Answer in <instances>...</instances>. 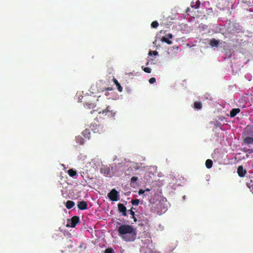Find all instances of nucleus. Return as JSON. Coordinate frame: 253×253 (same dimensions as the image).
Returning a JSON list of instances; mask_svg holds the SVG:
<instances>
[{
    "label": "nucleus",
    "mask_w": 253,
    "mask_h": 253,
    "mask_svg": "<svg viewBox=\"0 0 253 253\" xmlns=\"http://www.w3.org/2000/svg\"><path fill=\"white\" fill-rule=\"evenodd\" d=\"M138 179V177L136 176H133L131 178L130 181L131 183H134Z\"/></svg>",
    "instance_id": "obj_31"
},
{
    "label": "nucleus",
    "mask_w": 253,
    "mask_h": 253,
    "mask_svg": "<svg viewBox=\"0 0 253 253\" xmlns=\"http://www.w3.org/2000/svg\"><path fill=\"white\" fill-rule=\"evenodd\" d=\"M158 52L156 50L153 51H150L149 52V55H153L156 56V55H158Z\"/></svg>",
    "instance_id": "obj_30"
},
{
    "label": "nucleus",
    "mask_w": 253,
    "mask_h": 253,
    "mask_svg": "<svg viewBox=\"0 0 253 253\" xmlns=\"http://www.w3.org/2000/svg\"><path fill=\"white\" fill-rule=\"evenodd\" d=\"M206 166L208 169H210L212 166V161L211 159H208L206 161Z\"/></svg>",
    "instance_id": "obj_19"
},
{
    "label": "nucleus",
    "mask_w": 253,
    "mask_h": 253,
    "mask_svg": "<svg viewBox=\"0 0 253 253\" xmlns=\"http://www.w3.org/2000/svg\"><path fill=\"white\" fill-rule=\"evenodd\" d=\"M151 26L153 28H157L159 26V23L157 21H154L152 22Z\"/></svg>",
    "instance_id": "obj_25"
},
{
    "label": "nucleus",
    "mask_w": 253,
    "mask_h": 253,
    "mask_svg": "<svg viewBox=\"0 0 253 253\" xmlns=\"http://www.w3.org/2000/svg\"><path fill=\"white\" fill-rule=\"evenodd\" d=\"M247 186L253 193V182H252V181L251 180L250 183L247 182Z\"/></svg>",
    "instance_id": "obj_23"
},
{
    "label": "nucleus",
    "mask_w": 253,
    "mask_h": 253,
    "mask_svg": "<svg viewBox=\"0 0 253 253\" xmlns=\"http://www.w3.org/2000/svg\"><path fill=\"white\" fill-rule=\"evenodd\" d=\"M118 209L119 213H121L122 215L124 216H126L127 215L126 212L127 210L126 207L121 203H119L118 204Z\"/></svg>",
    "instance_id": "obj_7"
},
{
    "label": "nucleus",
    "mask_w": 253,
    "mask_h": 253,
    "mask_svg": "<svg viewBox=\"0 0 253 253\" xmlns=\"http://www.w3.org/2000/svg\"><path fill=\"white\" fill-rule=\"evenodd\" d=\"M118 232L120 237L125 241L132 242L136 239V229L131 225L122 224L119 227Z\"/></svg>",
    "instance_id": "obj_1"
},
{
    "label": "nucleus",
    "mask_w": 253,
    "mask_h": 253,
    "mask_svg": "<svg viewBox=\"0 0 253 253\" xmlns=\"http://www.w3.org/2000/svg\"><path fill=\"white\" fill-rule=\"evenodd\" d=\"M167 36L169 38L171 39L172 38V35L171 34H169Z\"/></svg>",
    "instance_id": "obj_35"
},
{
    "label": "nucleus",
    "mask_w": 253,
    "mask_h": 253,
    "mask_svg": "<svg viewBox=\"0 0 253 253\" xmlns=\"http://www.w3.org/2000/svg\"><path fill=\"white\" fill-rule=\"evenodd\" d=\"M131 203L134 206H137L139 203V200L137 199H132L131 201Z\"/></svg>",
    "instance_id": "obj_24"
},
{
    "label": "nucleus",
    "mask_w": 253,
    "mask_h": 253,
    "mask_svg": "<svg viewBox=\"0 0 253 253\" xmlns=\"http://www.w3.org/2000/svg\"><path fill=\"white\" fill-rule=\"evenodd\" d=\"M219 41L216 40L215 39L211 40L210 44L212 47H217L219 44Z\"/></svg>",
    "instance_id": "obj_14"
},
{
    "label": "nucleus",
    "mask_w": 253,
    "mask_h": 253,
    "mask_svg": "<svg viewBox=\"0 0 253 253\" xmlns=\"http://www.w3.org/2000/svg\"><path fill=\"white\" fill-rule=\"evenodd\" d=\"M189 8H188V9H187L186 11H187H187H189Z\"/></svg>",
    "instance_id": "obj_38"
},
{
    "label": "nucleus",
    "mask_w": 253,
    "mask_h": 253,
    "mask_svg": "<svg viewBox=\"0 0 253 253\" xmlns=\"http://www.w3.org/2000/svg\"><path fill=\"white\" fill-rule=\"evenodd\" d=\"M113 167H111L110 166H106L100 169V172L101 173L104 174L106 176H111L112 173H113Z\"/></svg>",
    "instance_id": "obj_5"
},
{
    "label": "nucleus",
    "mask_w": 253,
    "mask_h": 253,
    "mask_svg": "<svg viewBox=\"0 0 253 253\" xmlns=\"http://www.w3.org/2000/svg\"><path fill=\"white\" fill-rule=\"evenodd\" d=\"M68 173L70 176L74 177L75 176L77 175V172L76 170L73 169H70L68 171Z\"/></svg>",
    "instance_id": "obj_18"
},
{
    "label": "nucleus",
    "mask_w": 253,
    "mask_h": 253,
    "mask_svg": "<svg viewBox=\"0 0 253 253\" xmlns=\"http://www.w3.org/2000/svg\"><path fill=\"white\" fill-rule=\"evenodd\" d=\"M94 110L91 111L90 112V113H91V114H92V113H93V112H94Z\"/></svg>",
    "instance_id": "obj_37"
},
{
    "label": "nucleus",
    "mask_w": 253,
    "mask_h": 253,
    "mask_svg": "<svg viewBox=\"0 0 253 253\" xmlns=\"http://www.w3.org/2000/svg\"><path fill=\"white\" fill-rule=\"evenodd\" d=\"M142 69L145 72L147 73H150L151 72V69L149 67H144L142 66Z\"/></svg>",
    "instance_id": "obj_27"
},
{
    "label": "nucleus",
    "mask_w": 253,
    "mask_h": 253,
    "mask_svg": "<svg viewBox=\"0 0 253 253\" xmlns=\"http://www.w3.org/2000/svg\"><path fill=\"white\" fill-rule=\"evenodd\" d=\"M116 86L117 87V89H118V91L119 92H122L123 90V87L121 86V85L119 83L117 84Z\"/></svg>",
    "instance_id": "obj_29"
},
{
    "label": "nucleus",
    "mask_w": 253,
    "mask_h": 253,
    "mask_svg": "<svg viewBox=\"0 0 253 253\" xmlns=\"http://www.w3.org/2000/svg\"><path fill=\"white\" fill-rule=\"evenodd\" d=\"M107 196L111 201H118L120 200V195L119 192L115 189H112L108 194Z\"/></svg>",
    "instance_id": "obj_3"
},
{
    "label": "nucleus",
    "mask_w": 253,
    "mask_h": 253,
    "mask_svg": "<svg viewBox=\"0 0 253 253\" xmlns=\"http://www.w3.org/2000/svg\"><path fill=\"white\" fill-rule=\"evenodd\" d=\"M144 192H145V190H143V189H139V190L138 191V194H139V195H142V194H144Z\"/></svg>",
    "instance_id": "obj_33"
},
{
    "label": "nucleus",
    "mask_w": 253,
    "mask_h": 253,
    "mask_svg": "<svg viewBox=\"0 0 253 253\" xmlns=\"http://www.w3.org/2000/svg\"><path fill=\"white\" fill-rule=\"evenodd\" d=\"M80 223V218L78 216H74L70 219H67L66 226L74 228L77 224Z\"/></svg>",
    "instance_id": "obj_4"
},
{
    "label": "nucleus",
    "mask_w": 253,
    "mask_h": 253,
    "mask_svg": "<svg viewBox=\"0 0 253 253\" xmlns=\"http://www.w3.org/2000/svg\"><path fill=\"white\" fill-rule=\"evenodd\" d=\"M200 3H201V2H200V0H197L196 1L195 4H194V1H192L191 3V6L192 8H194L195 9H197L200 7Z\"/></svg>",
    "instance_id": "obj_17"
},
{
    "label": "nucleus",
    "mask_w": 253,
    "mask_h": 253,
    "mask_svg": "<svg viewBox=\"0 0 253 253\" xmlns=\"http://www.w3.org/2000/svg\"><path fill=\"white\" fill-rule=\"evenodd\" d=\"M240 112V109L239 108L233 109L230 111V116L231 117H234Z\"/></svg>",
    "instance_id": "obj_11"
},
{
    "label": "nucleus",
    "mask_w": 253,
    "mask_h": 253,
    "mask_svg": "<svg viewBox=\"0 0 253 253\" xmlns=\"http://www.w3.org/2000/svg\"><path fill=\"white\" fill-rule=\"evenodd\" d=\"M202 107V104L201 102H196L194 103V108L197 109H201Z\"/></svg>",
    "instance_id": "obj_21"
},
{
    "label": "nucleus",
    "mask_w": 253,
    "mask_h": 253,
    "mask_svg": "<svg viewBox=\"0 0 253 253\" xmlns=\"http://www.w3.org/2000/svg\"><path fill=\"white\" fill-rule=\"evenodd\" d=\"M84 106L86 108H88V109H90V108H94L95 105L94 103H85L84 105Z\"/></svg>",
    "instance_id": "obj_20"
},
{
    "label": "nucleus",
    "mask_w": 253,
    "mask_h": 253,
    "mask_svg": "<svg viewBox=\"0 0 253 253\" xmlns=\"http://www.w3.org/2000/svg\"><path fill=\"white\" fill-rule=\"evenodd\" d=\"M106 90H112V88L111 87H108V88H106Z\"/></svg>",
    "instance_id": "obj_36"
},
{
    "label": "nucleus",
    "mask_w": 253,
    "mask_h": 253,
    "mask_svg": "<svg viewBox=\"0 0 253 253\" xmlns=\"http://www.w3.org/2000/svg\"><path fill=\"white\" fill-rule=\"evenodd\" d=\"M75 205V203L73 201L68 200L66 203L65 207L67 209H71Z\"/></svg>",
    "instance_id": "obj_13"
},
{
    "label": "nucleus",
    "mask_w": 253,
    "mask_h": 253,
    "mask_svg": "<svg viewBox=\"0 0 253 253\" xmlns=\"http://www.w3.org/2000/svg\"><path fill=\"white\" fill-rule=\"evenodd\" d=\"M135 209L133 207H131V209L128 210L127 211L129 212V213L132 216H131V218L133 219L134 221V222H136L137 221V219L135 217V213L133 211V210H135Z\"/></svg>",
    "instance_id": "obj_16"
},
{
    "label": "nucleus",
    "mask_w": 253,
    "mask_h": 253,
    "mask_svg": "<svg viewBox=\"0 0 253 253\" xmlns=\"http://www.w3.org/2000/svg\"><path fill=\"white\" fill-rule=\"evenodd\" d=\"M96 127L95 128V130H96L97 132L101 133L104 132L105 131V128L102 124H99L98 125H96Z\"/></svg>",
    "instance_id": "obj_10"
},
{
    "label": "nucleus",
    "mask_w": 253,
    "mask_h": 253,
    "mask_svg": "<svg viewBox=\"0 0 253 253\" xmlns=\"http://www.w3.org/2000/svg\"><path fill=\"white\" fill-rule=\"evenodd\" d=\"M146 190V191H149V189H147Z\"/></svg>",
    "instance_id": "obj_39"
},
{
    "label": "nucleus",
    "mask_w": 253,
    "mask_h": 253,
    "mask_svg": "<svg viewBox=\"0 0 253 253\" xmlns=\"http://www.w3.org/2000/svg\"><path fill=\"white\" fill-rule=\"evenodd\" d=\"M116 111L113 109L111 106H107L105 109L102 111L99 112L100 117L103 119H111L114 120V117L116 114Z\"/></svg>",
    "instance_id": "obj_2"
},
{
    "label": "nucleus",
    "mask_w": 253,
    "mask_h": 253,
    "mask_svg": "<svg viewBox=\"0 0 253 253\" xmlns=\"http://www.w3.org/2000/svg\"><path fill=\"white\" fill-rule=\"evenodd\" d=\"M77 207L80 210H85L87 209V204L84 201H79Z\"/></svg>",
    "instance_id": "obj_8"
},
{
    "label": "nucleus",
    "mask_w": 253,
    "mask_h": 253,
    "mask_svg": "<svg viewBox=\"0 0 253 253\" xmlns=\"http://www.w3.org/2000/svg\"><path fill=\"white\" fill-rule=\"evenodd\" d=\"M77 142L80 144H83L84 142V139L81 136H78L76 137Z\"/></svg>",
    "instance_id": "obj_26"
},
{
    "label": "nucleus",
    "mask_w": 253,
    "mask_h": 253,
    "mask_svg": "<svg viewBox=\"0 0 253 253\" xmlns=\"http://www.w3.org/2000/svg\"><path fill=\"white\" fill-rule=\"evenodd\" d=\"M104 253H115V252L112 248H108L105 250Z\"/></svg>",
    "instance_id": "obj_28"
},
{
    "label": "nucleus",
    "mask_w": 253,
    "mask_h": 253,
    "mask_svg": "<svg viewBox=\"0 0 253 253\" xmlns=\"http://www.w3.org/2000/svg\"><path fill=\"white\" fill-rule=\"evenodd\" d=\"M162 41L164 42L168 43V44H172V41L169 40L167 37H163L162 39Z\"/></svg>",
    "instance_id": "obj_22"
},
{
    "label": "nucleus",
    "mask_w": 253,
    "mask_h": 253,
    "mask_svg": "<svg viewBox=\"0 0 253 253\" xmlns=\"http://www.w3.org/2000/svg\"><path fill=\"white\" fill-rule=\"evenodd\" d=\"M149 245L147 246H142L140 250V253H153L152 249L149 247V245L152 246L151 240H148Z\"/></svg>",
    "instance_id": "obj_6"
},
{
    "label": "nucleus",
    "mask_w": 253,
    "mask_h": 253,
    "mask_svg": "<svg viewBox=\"0 0 253 253\" xmlns=\"http://www.w3.org/2000/svg\"><path fill=\"white\" fill-rule=\"evenodd\" d=\"M243 142L247 145L252 144H253V137H247L244 139Z\"/></svg>",
    "instance_id": "obj_12"
},
{
    "label": "nucleus",
    "mask_w": 253,
    "mask_h": 253,
    "mask_svg": "<svg viewBox=\"0 0 253 253\" xmlns=\"http://www.w3.org/2000/svg\"><path fill=\"white\" fill-rule=\"evenodd\" d=\"M113 81L116 85L117 84L119 83L117 79L114 78L113 79Z\"/></svg>",
    "instance_id": "obj_34"
},
{
    "label": "nucleus",
    "mask_w": 253,
    "mask_h": 253,
    "mask_svg": "<svg viewBox=\"0 0 253 253\" xmlns=\"http://www.w3.org/2000/svg\"><path fill=\"white\" fill-rule=\"evenodd\" d=\"M82 133L85 138L88 139L90 138L89 135L90 134V132L89 129H85L83 131Z\"/></svg>",
    "instance_id": "obj_15"
},
{
    "label": "nucleus",
    "mask_w": 253,
    "mask_h": 253,
    "mask_svg": "<svg viewBox=\"0 0 253 253\" xmlns=\"http://www.w3.org/2000/svg\"><path fill=\"white\" fill-rule=\"evenodd\" d=\"M237 173L240 177H243L245 176L247 171L242 166H239L237 169Z\"/></svg>",
    "instance_id": "obj_9"
},
{
    "label": "nucleus",
    "mask_w": 253,
    "mask_h": 253,
    "mask_svg": "<svg viewBox=\"0 0 253 253\" xmlns=\"http://www.w3.org/2000/svg\"><path fill=\"white\" fill-rule=\"evenodd\" d=\"M149 82L150 84H152L156 82V79L155 78H151L149 80Z\"/></svg>",
    "instance_id": "obj_32"
}]
</instances>
